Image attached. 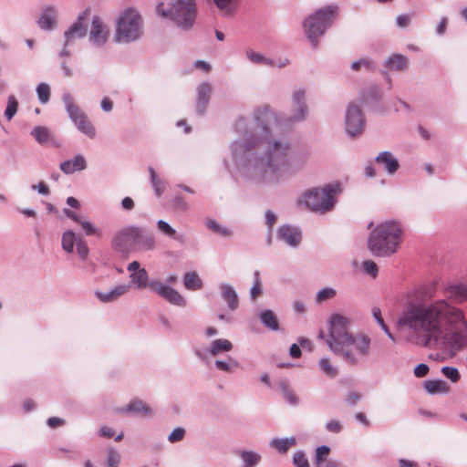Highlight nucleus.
Returning <instances> with one entry per match:
<instances>
[{"instance_id": "nucleus-1", "label": "nucleus", "mask_w": 467, "mask_h": 467, "mask_svg": "<svg viewBox=\"0 0 467 467\" xmlns=\"http://www.w3.org/2000/svg\"><path fill=\"white\" fill-rule=\"evenodd\" d=\"M291 107L289 117L264 106L254 110L253 118L241 117L234 123L238 138L230 145L233 164L253 186H277L309 161L306 150L294 149L288 141L274 139L283 131V126L306 119L308 106L305 88L293 89Z\"/></svg>"}, {"instance_id": "nucleus-2", "label": "nucleus", "mask_w": 467, "mask_h": 467, "mask_svg": "<svg viewBox=\"0 0 467 467\" xmlns=\"http://www.w3.org/2000/svg\"><path fill=\"white\" fill-rule=\"evenodd\" d=\"M444 291L445 297L441 298H435L431 286L409 293L397 324L416 345L460 350L467 346V319L453 303L467 300V285H449Z\"/></svg>"}, {"instance_id": "nucleus-3", "label": "nucleus", "mask_w": 467, "mask_h": 467, "mask_svg": "<svg viewBox=\"0 0 467 467\" xmlns=\"http://www.w3.org/2000/svg\"><path fill=\"white\" fill-rule=\"evenodd\" d=\"M349 317L338 313L332 314L328 319V333H319L331 352L349 365H358L370 355L371 338L365 333H351Z\"/></svg>"}, {"instance_id": "nucleus-4", "label": "nucleus", "mask_w": 467, "mask_h": 467, "mask_svg": "<svg viewBox=\"0 0 467 467\" xmlns=\"http://www.w3.org/2000/svg\"><path fill=\"white\" fill-rule=\"evenodd\" d=\"M401 241V224L397 221H386L371 230L368 248L375 256L388 257L397 253Z\"/></svg>"}, {"instance_id": "nucleus-5", "label": "nucleus", "mask_w": 467, "mask_h": 467, "mask_svg": "<svg viewBox=\"0 0 467 467\" xmlns=\"http://www.w3.org/2000/svg\"><path fill=\"white\" fill-rule=\"evenodd\" d=\"M157 13L163 18L170 19L177 27L191 30L197 17L196 0H171V2L160 3L157 5Z\"/></svg>"}, {"instance_id": "nucleus-6", "label": "nucleus", "mask_w": 467, "mask_h": 467, "mask_svg": "<svg viewBox=\"0 0 467 467\" xmlns=\"http://www.w3.org/2000/svg\"><path fill=\"white\" fill-rule=\"evenodd\" d=\"M130 285L139 290L149 288L158 296L163 298L173 306L180 307H184L186 306V300L179 291L160 279L149 280L148 272L145 268H141V270L130 274Z\"/></svg>"}, {"instance_id": "nucleus-7", "label": "nucleus", "mask_w": 467, "mask_h": 467, "mask_svg": "<svg viewBox=\"0 0 467 467\" xmlns=\"http://www.w3.org/2000/svg\"><path fill=\"white\" fill-rule=\"evenodd\" d=\"M337 16V7L328 5L317 10L304 20L305 33L314 47H317L319 38L331 26Z\"/></svg>"}, {"instance_id": "nucleus-8", "label": "nucleus", "mask_w": 467, "mask_h": 467, "mask_svg": "<svg viewBox=\"0 0 467 467\" xmlns=\"http://www.w3.org/2000/svg\"><path fill=\"white\" fill-rule=\"evenodd\" d=\"M143 34V21L139 12L133 8H128L122 12L116 23L114 35L118 43H130L138 40Z\"/></svg>"}, {"instance_id": "nucleus-9", "label": "nucleus", "mask_w": 467, "mask_h": 467, "mask_svg": "<svg viewBox=\"0 0 467 467\" xmlns=\"http://www.w3.org/2000/svg\"><path fill=\"white\" fill-rule=\"evenodd\" d=\"M339 192L338 183L327 184L323 188H313L304 192L301 202L312 211L326 213L334 207Z\"/></svg>"}, {"instance_id": "nucleus-10", "label": "nucleus", "mask_w": 467, "mask_h": 467, "mask_svg": "<svg viewBox=\"0 0 467 467\" xmlns=\"http://www.w3.org/2000/svg\"><path fill=\"white\" fill-rule=\"evenodd\" d=\"M365 118L360 107L355 103H349L345 114V130L348 136L356 137L361 134L365 128Z\"/></svg>"}, {"instance_id": "nucleus-11", "label": "nucleus", "mask_w": 467, "mask_h": 467, "mask_svg": "<svg viewBox=\"0 0 467 467\" xmlns=\"http://www.w3.org/2000/svg\"><path fill=\"white\" fill-rule=\"evenodd\" d=\"M75 246L79 258L83 261L86 260L89 254L87 242L72 230L63 232L61 235V247L63 251L72 254Z\"/></svg>"}, {"instance_id": "nucleus-12", "label": "nucleus", "mask_w": 467, "mask_h": 467, "mask_svg": "<svg viewBox=\"0 0 467 467\" xmlns=\"http://www.w3.org/2000/svg\"><path fill=\"white\" fill-rule=\"evenodd\" d=\"M137 226L129 225L118 231L111 241V246L118 252L128 253L135 244Z\"/></svg>"}, {"instance_id": "nucleus-13", "label": "nucleus", "mask_w": 467, "mask_h": 467, "mask_svg": "<svg viewBox=\"0 0 467 467\" xmlns=\"http://www.w3.org/2000/svg\"><path fill=\"white\" fill-rule=\"evenodd\" d=\"M109 28L99 16H94L91 21L88 40L91 45L100 47L104 46L109 37Z\"/></svg>"}, {"instance_id": "nucleus-14", "label": "nucleus", "mask_w": 467, "mask_h": 467, "mask_svg": "<svg viewBox=\"0 0 467 467\" xmlns=\"http://www.w3.org/2000/svg\"><path fill=\"white\" fill-rule=\"evenodd\" d=\"M88 11L85 10L80 14L69 28L64 33L65 46H69L78 39L83 38L87 34V24Z\"/></svg>"}, {"instance_id": "nucleus-15", "label": "nucleus", "mask_w": 467, "mask_h": 467, "mask_svg": "<svg viewBox=\"0 0 467 467\" xmlns=\"http://www.w3.org/2000/svg\"><path fill=\"white\" fill-rule=\"evenodd\" d=\"M233 349V344L230 340L224 338L214 339L211 342L210 347L206 350L199 348L194 349V355L202 361H206L207 354L218 356L223 352H229Z\"/></svg>"}, {"instance_id": "nucleus-16", "label": "nucleus", "mask_w": 467, "mask_h": 467, "mask_svg": "<svg viewBox=\"0 0 467 467\" xmlns=\"http://www.w3.org/2000/svg\"><path fill=\"white\" fill-rule=\"evenodd\" d=\"M277 238L290 247H297L302 239L299 228L291 225H282L277 232Z\"/></svg>"}, {"instance_id": "nucleus-17", "label": "nucleus", "mask_w": 467, "mask_h": 467, "mask_svg": "<svg viewBox=\"0 0 467 467\" xmlns=\"http://www.w3.org/2000/svg\"><path fill=\"white\" fill-rule=\"evenodd\" d=\"M57 8L53 5H47L42 9L37 25L43 30L51 31L57 27Z\"/></svg>"}, {"instance_id": "nucleus-18", "label": "nucleus", "mask_w": 467, "mask_h": 467, "mask_svg": "<svg viewBox=\"0 0 467 467\" xmlns=\"http://www.w3.org/2000/svg\"><path fill=\"white\" fill-rule=\"evenodd\" d=\"M234 454L239 459L240 467H257L263 459L259 451L250 449L236 450Z\"/></svg>"}, {"instance_id": "nucleus-19", "label": "nucleus", "mask_w": 467, "mask_h": 467, "mask_svg": "<svg viewBox=\"0 0 467 467\" xmlns=\"http://www.w3.org/2000/svg\"><path fill=\"white\" fill-rule=\"evenodd\" d=\"M375 161L382 166L389 175H393L400 168L398 159L390 151H381L375 158Z\"/></svg>"}, {"instance_id": "nucleus-20", "label": "nucleus", "mask_w": 467, "mask_h": 467, "mask_svg": "<svg viewBox=\"0 0 467 467\" xmlns=\"http://www.w3.org/2000/svg\"><path fill=\"white\" fill-rule=\"evenodd\" d=\"M130 285L120 284L107 292L96 291V297L103 303H110L119 299L120 296L128 293Z\"/></svg>"}, {"instance_id": "nucleus-21", "label": "nucleus", "mask_w": 467, "mask_h": 467, "mask_svg": "<svg viewBox=\"0 0 467 467\" xmlns=\"http://www.w3.org/2000/svg\"><path fill=\"white\" fill-rule=\"evenodd\" d=\"M86 168L87 161L82 154H77L73 159L67 160L59 164V169L67 175L84 171Z\"/></svg>"}, {"instance_id": "nucleus-22", "label": "nucleus", "mask_w": 467, "mask_h": 467, "mask_svg": "<svg viewBox=\"0 0 467 467\" xmlns=\"http://www.w3.org/2000/svg\"><path fill=\"white\" fill-rule=\"evenodd\" d=\"M135 234V246L140 251H152L157 246L156 238L151 234L144 233L140 227H137Z\"/></svg>"}, {"instance_id": "nucleus-23", "label": "nucleus", "mask_w": 467, "mask_h": 467, "mask_svg": "<svg viewBox=\"0 0 467 467\" xmlns=\"http://www.w3.org/2000/svg\"><path fill=\"white\" fill-rule=\"evenodd\" d=\"M212 94V86L209 83L203 82L197 88V104L196 109L200 115H202L210 101Z\"/></svg>"}, {"instance_id": "nucleus-24", "label": "nucleus", "mask_w": 467, "mask_h": 467, "mask_svg": "<svg viewBox=\"0 0 467 467\" xmlns=\"http://www.w3.org/2000/svg\"><path fill=\"white\" fill-rule=\"evenodd\" d=\"M119 412L148 416L152 413V410L142 400H132L127 406L119 409Z\"/></svg>"}, {"instance_id": "nucleus-25", "label": "nucleus", "mask_w": 467, "mask_h": 467, "mask_svg": "<svg viewBox=\"0 0 467 467\" xmlns=\"http://www.w3.org/2000/svg\"><path fill=\"white\" fill-rule=\"evenodd\" d=\"M222 298L227 303L231 310L237 309L239 306L238 296L234 288L227 283H223L219 286Z\"/></svg>"}, {"instance_id": "nucleus-26", "label": "nucleus", "mask_w": 467, "mask_h": 467, "mask_svg": "<svg viewBox=\"0 0 467 467\" xmlns=\"http://www.w3.org/2000/svg\"><path fill=\"white\" fill-rule=\"evenodd\" d=\"M409 58L400 53L390 55L385 61L384 66L390 70L404 71L409 67Z\"/></svg>"}, {"instance_id": "nucleus-27", "label": "nucleus", "mask_w": 467, "mask_h": 467, "mask_svg": "<svg viewBox=\"0 0 467 467\" xmlns=\"http://www.w3.org/2000/svg\"><path fill=\"white\" fill-rule=\"evenodd\" d=\"M62 100L68 117L73 123L86 116V114L74 103V99L69 93L63 94Z\"/></svg>"}, {"instance_id": "nucleus-28", "label": "nucleus", "mask_w": 467, "mask_h": 467, "mask_svg": "<svg viewBox=\"0 0 467 467\" xmlns=\"http://www.w3.org/2000/svg\"><path fill=\"white\" fill-rule=\"evenodd\" d=\"M296 444V439L293 436L285 438H274L269 442L271 448L275 449L282 454L286 453Z\"/></svg>"}, {"instance_id": "nucleus-29", "label": "nucleus", "mask_w": 467, "mask_h": 467, "mask_svg": "<svg viewBox=\"0 0 467 467\" xmlns=\"http://www.w3.org/2000/svg\"><path fill=\"white\" fill-rule=\"evenodd\" d=\"M425 390L431 394H445L450 390L449 385L442 379L425 380L423 382Z\"/></svg>"}, {"instance_id": "nucleus-30", "label": "nucleus", "mask_w": 467, "mask_h": 467, "mask_svg": "<svg viewBox=\"0 0 467 467\" xmlns=\"http://www.w3.org/2000/svg\"><path fill=\"white\" fill-rule=\"evenodd\" d=\"M148 171L150 174V184L154 191V193L157 197H161L165 191L166 183L158 175L157 171H155V169L153 167L149 166Z\"/></svg>"}, {"instance_id": "nucleus-31", "label": "nucleus", "mask_w": 467, "mask_h": 467, "mask_svg": "<svg viewBox=\"0 0 467 467\" xmlns=\"http://www.w3.org/2000/svg\"><path fill=\"white\" fill-rule=\"evenodd\" d=\"M277 387H278L279 390L281 391L283 397L285 399V400L289 404H291V405L298 404L299 400H298L297 396L290 389L289 384L285 379H280L277 381Z\"/></svg>"}, {"instance_id": "nucleus-32", "label": "nucleus", "mask_w": 467, "mask_h": 467, "mask_svg": "<svg viewBox=\"0 0 467 467\" xmlns=\"http://www.w3.org/2000/svg\"><path fill=\"white\" fill-rule=\"evenodd\" d=\"M260 320L264 326L270 330L276 331L279 328L277 317L275 314L270 309H265L261 312Z\"/></svg>"}, {"instance_id": "nucleus-33", "label": "nucleus", "mask_w": 467, "mask_h": 467, "mask_svg": "<svg viewBox=\"0 0 467 467\" xmlns=\"http://www.w3.org/2000/svg\"><path fill=\"white\" fill-rule=\"evenodd\" d=\"M157 227L158 230L163 234L164 235L172 238L180 243H183L184 236L183 234H178L176 230L172 228L170 223H168L164 220H159L157 221Z\"/></svg>"}, {"instance_id": "nucleus-34", "label": "nucleus", "mask_w": 467, "mask_h": 467, "mask_svg": "<svg viewBox=\"0 0 467 467\" xmlns=\"http://www.w3.org/2000/svg\"><path fill=\"white\" fill-rule=\"evenodd\" d=\"M31 135L40 144H48L52 140V134L50 130L43 126H37L31 131Z\"/></svg>"}, {"instance_id": "nucleus-35", "label": "nucleus", "mask_w": 467, "mask_h": 467, "mask_svg": "<svg viewBox=\"0 0 467 467\" xmlns=\"http://www.w3.org/2000/svg\"><path fill=\"white\" fill-rule=\"evenodd\" d=\"M183 285L188 290H198L202 287V281L195 272H188L183 276Z\"/></svg>"}, {"instance_id": "nucleus-36", "label": "nucleus", "mask_w": 467, "mask_h": 467, "mask_svg": "<svg viewBox=\"0 0 467 467\" xmlns=\"http://www.w3.org/2000/svg\"><path fill=\"white\" fill-rule=\"evenodd\" d=\"M246 57L254 64L262 66H273L274 60L266 57L264 54L256 52L253 49H247L245 51Z\"/></svg>"}, {"instance_id": "nucleus-37", "label": "nucleus", "mask_w": 467, "mask_h": 467, "mask_svg": "<svg viewBox=\"0 0 467 467\" xmlns=\"http://www.w3.org/2000/svg\"><path fill=\"white\" fill-rule=\"evenodd\" d=\"M217 8L225 16L233 15L239 4V0H213Z\"/></svg>"}, {"instance_id": "nucleus-38", "label": "nucleus", "mask_w": 467, "mask_h": 467, "mask_svg": "<svg viewBox=\"0 0 467 467\" xmlns=\"http://www.w3.org/2000/svg\"><path fill=\"white\" fill-rule=\"evenodd\" d=\"M78 130L87 135L88 138L93 139L96 135V130L92 123L88 119L87 115L82 119L74 122Z\"/></svg>"}, {"instance_id": "nucleus-39", "label": "nucleus", "mask_w": 467, "mask_h": 467, "mask_svg": "<svg viewBox=\"0 0 467 467\" xmlns=\"http://www.w3.org/2000/svg\"><path fill=\"white\" fill-rule=\"evenodd\" d=\"M319 369L327 377L334 379L338 375V369L328 358H322L318 361Z\"/></svg>"}, {"instance_id": "nucleus-40", "label": "nucleus", "mask_w": 467, "mask_h": 467, "mask_svg": "<svg viewBox=\"0 0 467 467\" xmlns=\"http://www.w3.org/2000/svg\"><path fill=\"white\" fill-rule=\"evenodd\" d=\"M214 365L216 368L221 371L232 373L239 367V362L236 359L228 357L226 360H215Z\"/></svg>"}, {"instance_id": "nucleus-41", "label": "nucleus", "mask_w": 467, "mask_h": 467, "mask_svg": "<svg viewBox=\"0 0 467 467\" xmlns=\"http://www.w3.org/2000/svg\"><path fill=\"white\" fill-rule=\"evenodd\" d=\"M330 451V449L327 445H322L317 448L315 454V464L316 467H321L327 463L330 460H327V457Z\"/></svg>"}, {"instance_id": "nucleus-42", "label": "nucleus", "mask_w": 467, "mask_h": 467, "mask_svg": "<svg viewBox=\"0 0 467 467\" xmlns=\"http://www.w3.org/2000/svg\"><path fill=\"white\" fill-rule=\"evenodd\" d=\"M18 109V101L14 95H10L7 99V105L5 110V116L7 120H11L16 114Z\"/></svg>"}, {"instance_id": "nucleus-43", "label": "nucleus", "mask_w": 467, "mask_h": 467, "mask_svg": "<svg viewBox=\"0 0 467 467\" xmlns=\"http://www.w3.org/2000/svg\"><path fill=\"white\" fill-rule=\"evenodd\" d=\"M337 290L333 287H324L320 289L316 296V301L321 304L327 300L332 299L337 296Z\"/></svg>"}, {"instance_id": "nucleus-44", "label": "nucleus", "mask_w": 467, "mask_h": 467, "mask_svg": "<svg viewBox=\"0 0 467 467\" xmlns=\"http://www.w3.org/2000/svg\"><path fill=\"white\" fill-rule=\"evenodd\" d=\"M79 225L81 226L85 234L88 236H89V235H95L97 237L102 236L101 230L99 227H97L94 223H92L91 222H89L88 220H82L80 222Z\"/></svg>"}, {"instance_id": "nucleus-45", "label": "nucleus", "mask_w": 467, "mask_h": 467, "mask_svg": "<svg viewBox=\"0 0 467 467\" xmlns=\"http://www.w3.org/2000/svg\"><path fill=\"white\" fill-rule=\"evenodd\" d=\"M206 226L212 230L213 232L222 235V236H224V237H229L232 235V232L231 230L220 225L215 220L213 219H209L207 222H206Z\"/></svg>"}, {"instance_id": "nucleus-46", "label": "nucleus", "mask_w": 467, "mask_h": 467, "mask_svg": "<svg viewBox=\"0 0 467 467\" xmlns=\"http://www.w3.org/2000/svg\"><path fill=\"white\" fill-rule=\"evenodd\" d=\"M262 293H263V289H262V282H261V278H260V273H259V271H255L254 273V283L250 289V297H251V299L254 300Z\"/></svg>"}, {"instance_id": "nucleus-47", "label": "nucleus", "mask_w": 467, "mask_h": 467, "mask_svg": "<svg viewBox=\"0 0 467 467\" xmlns=\"http://www.w3.org/2000/svg\"><path fill=\"white\" fill-rule=\"evenodd\" d=\"M36 94L42 104L47 103L50 98V87L47 83H40L36 87Z\"/></svg>"}, {"instance_id": "nucleus-48", "label": "nucleus", "mask_w": 467, "mask_h": 467, "mask_svg": "<svg viewBox=\"0 0 467 467\" xmlns=\"http://www.w3.org/2000/svg\"><path fill=\"white\" fill-rule=\"evenodd\" d=\"M295 467H309L308 460L303 451H296L293 455Z\"/></svg>"}, {"instance_id": "nucleus-49", "label": "nucleus", "mask_w": 467, "mask_h": 467, "mask_svg": "<svg viewBox=\"0 0 467 467\" xmlns=\"http://www.w3.org/2000/svg\"><path fill=\"white\" fill-rule=\"evenodd\" d=\"M362 269L366 275L371 276L372 278H375L378 275V265L372 260L364 261L362 263Z\"/></svg>"}, {"instance_id": "nucleus-50", "label": "nucleus", "mask_w": 467, "mask_h": 467, "mask_svg": "<svg viewBox=\"0 0 467 467\" xmlns=\"http://www.w3.org/2000/svg\"><path fill=\"white\" fill-rule=\"evenodd\" d=\"M441 372L453 383L459 381L461 378L459 370L453 367L445 366L441 368Z\"/></svg>"}, {"instance_id": "nucleus-51", "label": "nucleus", "mask_w": 467, "mask_h": 467, "mask_svg": "<svg viewBox=\"0 0 467 467\" xmlns=\"http://www.w3.org/2000/svg\"><path fill=\"white\" fill-rule=\"evenodd\" d=\"M121 455L114 449L108 450L107 464L109 467H118L120 462Z\"/></svg>"}, {"instance_id": "nucleus-52", "label": "nucleus", "mask_w": 467, "mask_h": 467, "mask_svg": "<svg viewBox=\"0 0 467 467\" xmlns=\"http://www.w3.org/2000/svg\"><path fill=\"white\" fill-rule=\"evenodd\" d=\"M185 429L182 427H177L168 435V441L171 443H175L183 440L185 436Z\"/></svg>"}, {"instance_id": "nucleus-53", "label": "nucleus", "mask_w": 467, "mask_h": 467, "mask_svg": "<svg viewBox=\"0 0 467 467\" xmlns=\"http://www.w3.org/2000/svg\"><path fill=\"white\" fill-rule=\"evenodd\" d=\"M172 207L181 212H186L189 209L188 202L182 196H175L171 201Z\"/></svg>"}, {"instance_id": "nucleus-54", "label": "nucleus", "mask_w": 467, "mask_h": 467, "mask_svg": "<svg viewBox=\"0 0 467 467\" xmlns=\"http://www.w3.org/2000/svg\"><path fill=\"white\" fill-rule=\"evenodd\" d=\"M326 430L328 432L338 433L342 431V424L337 420H330L326 423Z\"/></svg>"}, {"instance_id": "nucleus-55", "label": "nucleus", "mask_w": 467, "mask_h": 467, "mask_svg": "<svg viewBox=\"0 0 467 467\" xmlns=\"http://www.w3.org/2000/svg\"><path fill=\"white\" fill-rule=\"evenodd\" d=\"M361 67L370 69L372 67L371 61L368 58H361V59L352 62V64H351V68L355 71L359 70Z\"/></svg>"}, {"instance_id": "nucleus-56", "label": "nucleus", "mask_w": 467, "mask_h": 467, "mask_svg": "<svg viewBox=\"0 0 467 467\" xmlns=\"http://www.w3.org/2000/svg\"><path fill=\"white\" fill-rule=\"evenodd\" d=\"M411 23V16L407 14L399 15L396 17V24L399 27L405 28Z\"/></svg>"}, {"instance_id": "nucleus-57", "label": "nucleus", "mask_w": 467, "mask_h": 467, "mask_svg": "<svg viewBox=\"0 0 467 467\" xmlns=\"http://www.w3.org/2000/svg\"><path fill=\"white\" fill-rule=\"evenodd\" d=\"M429 370L430 368L428 365L420 363L415 367L413 373L417 378H423L428 374Z\"/></svg>"}, {"instance_id": "nucleus-58", "label": "nucleus", "mask_w": 467, "mask_h": 467, "mask_svg": "<svg viewBox=\"0 0 467 467\" xmlns=\"http://www.w3.org/2000/svg\"><path fill=\"white\" fill-rule=\"evenodd\" d=\"M31 189L34 191H36L39 194H41L43 196H47L50 192L48 187L43 182H41L37 184L32 185Z\"/></svg>"}, {"instance_id": "nucleus-59", "label": "nucleus", "mask_w": 467, "mask_h": 467, "mask_svg": "<svg viewBox=\"0 0 467 467\" xmlns=\"http://www.w3.org/2000/svg\"><path fill=\"white\" fill-rule=\"evenodd\" d=\"M63 213L69 219H71L73 222L77 223H80V222L83 220L81 219V217L77 214L75 212L71 211L70 209L68 208H64L63 209Z\"/></svg>"}, {"instance_id": "nucleus-60", "label": "nucleus", "mask_w": 467, "mask_h": 467, "mask_svg": "<svg viewBox=\"0 0 467 467\" xmlns=\"http://www.w3.org/2000/svg\"><path fill=\"white\" fill-rule=\"evenodd\" d=\"M265 217L266 224L269 228H272L273 225L276 223V215L272 211H266Z\"/></svg>"}, {"instance_id": "nucleus-61", "label": "nucleus", "mask_w": 467, "mask_h": 467, "mask_svg": "<svg viewBox=\"0 0 467 467\" xmlns=\"http://www.w3.org/2000/svg\"><path fill=\"white\" fill-rule=\"evenodd\" d=\"M47 423L50 428H56L63 425L65 420L61 418L51 417L47 420Z\"/></svg>"}, {"instance_id": "nucleus-62", "label": "nucleus", "mask_w": 467, "mask_h": 467, "mask_svg": "<svg viewBox=\"0 0 467 467\" xmlns=\"http://www.w3.org/2000/svg\"><path fill=\"white\" fill-rule=\"evenodd\" d=\"M134 202L130 197H125L121 201V206L124 210L130 211L134 208Z\"/></svg>"}, {"instance_id": "nucleus-63", "label": "nucleus", "mask_w": 467, "mask_h": 467, "mask_svg": "<svg viewBox=\"0 0 467 467\" xmlns=\"http://www.w3.org/2000/svg\"><path fill=\"white\" fill-rule=\"evenodd\" d=\"M289 355L293 358H298L300 356H301V349H300V346L297 345V344H293L291 347H290V349H289Z\"/></svg>"}, {"instance_id": "nucleus-64", "label": "nucleus", "mask_w": 467, "mask_h": 467, "mask_svg": "<svg viewBox=\"0 0 467 467\" xmlns=\"http://www.w3.org/2000/svg\"><path fill=\"white\" fill-rule=\"evenodd\" d=\"M293 308L296 314H304L306 312V305L302 301H295Z\"/></svg>"}]
</instances>
